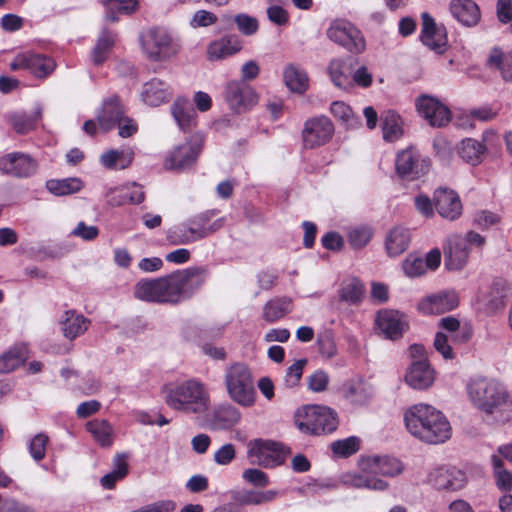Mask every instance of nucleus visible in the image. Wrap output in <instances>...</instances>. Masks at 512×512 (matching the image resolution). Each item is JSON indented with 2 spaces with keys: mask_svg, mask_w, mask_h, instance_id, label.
I'll return each mask as SVG.
<instances>
[{
  "mask_svg": "<svg viewBox=\"0 0 512 512\" xmlns=\"http://www.w3.org/2000/svg\"><path fill=\"white\" fill-rule=\"evenodd\" d=\"M372 232L368 228H355L348 234L350 245L354 249H360L366 246L371 240Z\"/></svg>",
  "mask_w": 512,
  "mask_h": 512,
  "instance_id": "59",
  "label": "nucleus"
},
{
  "mask_svg": "<svg viewBox=\"0 0 512 512\" xmlns=\"http://www.w3.org/2000/svg\"><path fill=\"white\" fill-rule=\"evenodd\" d=\"M171 113L182 130H189L195 125L196 112L187 99H176L171 107Z\"/></svg>",
  "mask_w": 512,
  "mask_h": 512,
  "instance_id": "33",
  "label": "nucleus"
},
{
  "mask_svg": "<svg viewBox=\"0 0 512 512\" xmlns=\"http://www.w3.org/2000/svg\"><path fill=\"white\" fill-rule=\"evenodd\" d=\"M329 383V376L323 370H317L308 377V387L313 392L324 391Z\"/></svg>",
  "mask_w": 512,
  "mask_h": 512,
  "instance_id": "63",
  "label": "nucleus"
},
{
  "mask_svg": "<svg viewBox=\"0 0 512 512\" xmlns=\"http://www.w3.org/2000/svg\"><path fill=\"white\" fill-rule=\"evenodd\" d=\"M341 300L357 304L364 295V286L357 278H349L341 283L339 290Z\"/></svg>",
  "mask_w": 512,
  "mask_h": 512,
  "instance_id": "49",
  "label": "nucleus"
},
{
  "mask_svg": "<svg viewBox=\"0 0 512 512\" xmlns=\"http://www.w3.org/2000/svg\"><path fill=\"white\" fill-rule=\"evenodd\" d=\"M41 115L42 112L40 109H38L33 115L16 112L9 115V122L16 133L26 134L35 129Z\"/></svg>",
  "mask_w": 512,
  "mask_h": 512,
  "instance_id": "46",
  "label": "nucleus"
},
{
  "mask_svg": "<svg viewBox=\"0 0 512 512\" xmlns=\"http://www.w3.org/2000/svg\"><path fill=\"white\" fill-rule=\"evenodd\" d=\"M410 231L404 227L392 228L386 236L385 246L389 256L397 257L404 253L410 244Z\"/></svg>",
  "mask_w": 512,
  "mask_h": 512,
  "instance_id": "31",
  "label": "nucleus"
},
{
  "mask_svg": "<svg viewBox=\"0 0 512 512\" xmlns=\"http://www.w3.org/2000/svg\"><path fill=\"white\" fill-rule=\"evenodd\" d=\"M434 206L441 217L451 221L457 219L462 213V203L458 194L446 188L435 191Z\"/></svg>",
  "mask_w": 512,
  "mask_h": 512,
  "instance_id": "24",
  "label": "nucleus"
},
{
  "mask_svg": "<svg viewBox=\"0 0 512 512\" xmlns=\"http://www.w3.org/2000/svg\"><path fill=\"white\" fill-rule=\"evenodd\" d=\"M128 473V464L125 455H117L113 462V470L101 478V484L106 489L114 488L116 482L123 479Z\"/></svg>",
  "mask_w": 512,
  "mask_h": 512,
  "instance_id": "51",
  "label": "nucleus"
},
{
  "mask_svg": "<svg viewBox=\"0 0 512 512\" xmlns=\"http://www.w3.org/2000/svg\"><path fill=\"white\" fill-rule=\"evenodd\" d=\"M283 77L286 86L292 92L301 94L309 87V78L307 73L293 64L285 67Z\"/></svg>",
  "mask_w": 512,
  "mask_h": 512,
  "instance_id": "37",
  "label": "nucleus"
},
{
  "mask_svg": "<svg viewBox=\"0 0 512 512\" xmlns=\"http://www.w3.org/2000/svg\"><path fill=\"white\" fill-rule=\"evenodd\" d=\"M86 429L102 447H110L112 445L114 429L107 420H91L86 424Z\"/></svg>",
  "mask_w": 512,
  "mask_h": 512,
  "instance_id": "38",
  "label": "nucleus"
},
{
  "mask_svg": "<svg viewBox=\"0 0 512 512\" xmlns=\"http://www.w3.org/2000/svg\"><path fill=\"white\" fill-rule=\"evenodd\" d=\"M306 363V359H300L288 367L285 375V384L287 387H295L298 385Z\"/></svg>",
  "mask_w": 512,
  "mask_h": 512,
  "instance_id": "60",
  "label": "nucleus"
},
{
  "mask_svg": "<svg viewBox=\"0 0 512 512\" xmlns=\"http://www.w3.org/2000/svg\"><path fill=\"white\" fill-rule=\"evenodd\" d=\"M449 9L452 16L463 26L473 27L480 21V9L473 0H451Z\"/></svg>",
  "mask_w": 512,
  "mask_h": 512,
  "instance_id": "30",
  "label": "nucleus"
},
{
  "mask_svg": "<svg viewBox=\"0 0 512 512\" xmlns=\"http://www.w3.org/2000/svg\"><path fill=\"white\" fill-rule=\"evenodd\" d=\"M287 452L279 442L255 439L249 442L247 454L252 463L264 468H274L284 463Z\"/></svg>",
  "mask_w": 512,
  "mask_h": 512,
  "instance_id": "11",
  "label": "nucleus"
},
{
  "mask_svg": "<svg viewBox=\"0 0 512 512\" xmlns=\"http://www.w3.org/2000/svg\"><path fill=\"white\" fill-rule=\"evenodd\" d=\"M277 492L269 490V491H254V490H247L242 492H237L234 495V500L238 502L241 505H259L265 502L272 501Z\"/></svg>",
  "mask_w": 512,
  "mask_h": 512,
  "instance_id": "52",
  "label": "nucleus"
},
{
  "mask_svg": "<svg viewBox=\"0 0 512 512\" xmlns=\"http://www.w3.org/2000/svg\"><path fill=\"white\" fill-rule=\"evenodd\" d=\"M61 324L64 336L72 340L88 329L90 321L82 314H78L75 310H68L65 312Z\"/></svg>",
  "mask_w": 512,
  "mask_h": 512,
  "instance_id": "32",
  "label": "nucleus"
},
{
  "mask_svg": "<svg viewBox=\"0 0 512 512\" xmlns=\"http://www.w3.org/2000/svg\"><path fill=\"white\" fill-rule=\"evenodd\" d=\"M491 464L493 467V475L495 478L496 486L504 492L512 490V473L504 468L503 459L493 454L491 456Z\"/></svg>",
  "mask_w": 512,
  "mask_h": 512,
  "instance_id": "48",
  "label": "nucleus"
},
{
  "mask_svg": "<svg viewBox=\"0 0 512 512\" xmlns=\"http://www.w3.org/2000/svg\"><path fill=\"white\" fill-rule=\"evenodd\" d=\"M222 21L226 25H230L231 23H235L238 31L244 36H252L257 33L259 29L258 20L246 13H239L236 15L225 14L222 16Z\"/></svg>",
  "mask_w": 512,
  "mask_h": 512,
  "instance_id": "43",
  "label": "nucleus"
},
{
  "mask_svg": "<svg viewBox=\"0 0 512 512\" xmlns=\"http://www.w3.org/2000/svg\"><path fill=\"white\" fill-rule=\"evenodd\" d=\"M140 96L145 104L157 107L171 99L172 89L167 82L152 78L143 84Z\"/></svg>",
  "mask_w": 512,
  "mask_h": 512,
  "instance_id": "26",
  "label": "nucleus"
},
{
  "mask_svg": "<svg viewBox=\"0 0 512 512\" xmlns=\"http://www.w3.org/2000/svg\"><path fill=\"white\" fill-rule=\"evenodd\" d=\"M433 148L435 150L436 156L443 164H449L452 157L453 151L451 144L445 139H435L433 142Z\"/></svg>",
  "mask_w": 512,
  "mask_h": 512,
  "instance_id": "62",
  "label": "nucleus"
},
{
  "mask_svg": "<svg viewBox=\"0 0 512 512\" xmlns=\"http://www.w3.org/2000/svg\"><path fill=\"white\" fill-rule=\"evenodd\" d=\"M241 420V412L230 403H223L214 408L205 419V427L209 430H228Z\"/></svg>",
  "mask_w": 512,
  "mask_h": 512,
  "instance_id": "20",
  "label": "nucleus"
},
{
  "mask_svg": "<svg viewBox=\"0 0 512 512\" xmlns=\"http://www.w3.org/2000/svg\"><path fill=\"white\" fill-rule=\"evenodd\" d=\"M225 100L231 109L242 112L257 103V95L247 82L231 81L225 87Z\"/></svg>",
  "mask_w": 512,
  "mask_h": 512,
  "instance_id": "17",
  "label": "nucleus"
},
{
  "mask_svg": "<svg viewBox=\"0 0 512 512\" xmlns=\"http://www.w3.org/2000/svg\"><path fill=\"white\" fill-rule=\"evenodd\" d=\"M330 112L349 127H354L358 123L350 106L342 101H334L330 106Z\"/></svg>",
  "mask_w": 512,
  "mask_h": 512,
  "instance_id": "55",
  "label": "nucleus"
},
{
  "mask_svg": "<svg viewBox=\"0 0 512 512\" xmlns=\"http://www.w3.org/2000/svg\"><path fill=\"white\" fill-rule=\"evenodd\" d=\"M372 395V386L362 380L351 382L345 390V397L358 405L367 403Z\"/></svg>",
  "mask_w": 512,
  "mask_h": 512,
  "instance_id": "47",
  "label": "nucleus"
},
{
  "mask_svg": "<svg viewBox=\"0 0 512 512\" xmlns=\"http://www.w3.org/2000/svg\"><path fill=\"white\" fill-rule=\"evenodd\" d=\"M352 67L346 60L334 59L329 64V74L334 85L347 90L352 87Z\"/></svg>",
  "mask_w": 512,
  "mask_h": 512,
  "instance_id": "35",
  "label": "nucleus"
},
{
  "mask_svg": "<svg viewBox=\"0 0 512 512\" xmlns=\"http://www.w3.org/2000/svg\"><path fill=\"white\" fill-rule=\"evenodd\" d=\"M115 41L116 36L111 31L104 29L100 33L96 45L92 50V61L95 65H101L106 61Z\"/></svg>",
  "mask_w": 512,
  "mask_h": 512,
  "instance_id": "41",
  "label": "nucleus"
},
{
  "mask_svg": "<svg viewBox=\"0 0 512 512\" xmlns=\"http://www.w3.org/2000/svg\"><path fill=\"white\" fill-rule=\"evenodd\" d=\"M403 271L410 278L419 277L426 273L424 258L410 254L402 264Z\"/></svg>",
  "mask_w": 512,
  "mask_h": 512,
  "instance_id": "57",
  "label": "nucleus"
},
{
  "mask_svg": "<svg viewBox=\"0 0 512 512\" xmlns=\"http://www.w3.org/2000/svg\"><path fill=\"white\" fill-rule=\"evenodd\" d=\"M484 153L485 146L475 139L466 138L458 146L459 156L473 166L481 163Z\"/></svg>",
  "mask_w": 512,
  "mask_h": 512,
  "instance_id": "40",
  "label": "nucleus"
},
{
  "mask_svg": "<svg viewBox=\"0 0 512 512\" xmlns=\"http://www.w3.org/2000/svg\"><path fill=\"white\" fill-rule=\"evenodd\" d=\"M421 19L422 31L420 38L422 43L436 53H443L447 47V33L445 27L437 25L427 12L422 13Z\"/></svg>",
  "mask_w": 512,
  "mask_h": 512,
  "instance_id": "19",
  "label": "nucleus"
},
{
  "mask_svg": "<svg viewBox=\"0 0 512 512\" xmlns=\"http://www.w3.org/2000/svg\"><path fill=\"white\" fill-rule=\"evenodd\" d=\"M326 34L331 41L350 53L361 54L366 48V41L362 32L346 19L333 20Z\"/></svg>",
  "mask_w": 512,
  "mask_h": 512,
  "instance_id": "10",
  "label": "nucleus"
},
{
  "mask_svg": "<svg viewBox=\"0 0 512 512\" xmlns=\"http://www.w3.org/2000/svg\"><path fill=\"white\" fill-rule=\"evenodd\" d=\"M145 199V193L141 185L132 183L112 192L110 203L112 205L121 206L127 203L140 204Z\"/></svg>",
  "mask_w": 512,
  "mask_h": 512,
  "instance_id": "34",
  "label": "nucleus"
},
{
  "mask_svg": "<svg viewBox=\"0 0 512 512\" xmlns=\"http://www.w3.org/2000/svg\"><path fill=\"white\" fill-rule=\"evenodd\" d=\"M472 406L483 416L506 422L512 412V395L507 386L494 378L475 377L466 384Z\"/></svg>",
  "mask_w": 512,
  "mask_h": 512,
  "instance_id": "1",
  "label": "nucleus"
},
{
  "mask_svg": "<svg viewBox=\"0 0 512 512\" xmlns=\"http://www.w3.org/2000/svg\"><path fill=\"white\" fill-rule=\"evenodd\" d=\"M26 70L38 78L46 77L55 68V62L44 55L26 53Z\"/></svg>",
  "mask_w": 512,
  "mask_h": 512,
  "instance_id": "44",
  "label": "nucleus"
},
{
  "mask_svg": "<svg viewBox=\"0 0 512 512\" xmlns=\"http://www.w3.org/2000/svg\"><path fill=\"white\" fill-rule=\"evenodd\" d=\"M396 172L406 180H415L424 176L430 168V160L423 157L414 147L400 151L396 157Z\"/></svg>",
  "mask_w": 512,
  "mask_h": 512,
  "instance_id": "13",
  "label": "nucleus"
},
{
  "mask_svg": "<svg viewBox=\"0 0 512 512\" xmlns=\"http://www.w3.org/2000/svg\"><path fill=\"white\" fill-rule=\"evenodd\" d=\"M242 49V40L237 34H226L212 41L207 47L209 60H220L238 53Z\"/></svg>",
  "mask_w": 512,
  "mask_h": 512,
  "instance_id": "29",
  "label": "nucleus"
},
{
  "mask_svg": "<svg viewBox=\"0 0 512 512\" xmlns=\"http://www.w3.org/2000/svg\"><path fill=\"white\" fill-rule=\"evenodd\" d=\"M84 187L80 178L51 179L46 182L47 190L55 196H66L79 192Z\"/></svg>",
  "mask_w": 512,
  "mask_h": 512,
  "instance_id": "39",
  "label": "nucleus"
},
{
  "mask_svg": "<svg viewBox=\"0 0 512 512\" xmlns=\"http://www.w3.org/2000/svg\"><path fill=\"white\" fill-rule=\"evenodd\" d=\"M383 137L387 141H394L402 135L400 116L394 111H387L382 115Z\"/></svg>",
  "mask_w": 512,
  "mask_h": 512,
  "instance_id": "53",
  "label": "nucleus"
},
{
  "mask_svg": "<svg viewBox=\"0 0 512 512\" xmlns=\"http://www.w3.org/2000/svg\"><path fill=\"white\" fill-rule=\"evenodd\" d=\"M489 64L499 70L504 81L512 82V51L502 53L500 50H493Z\"/></svg>",
  "mask_w": 512,
  "mask_h": 512,
  "instance_id": "50",
  "label": "nucleus"
},
{
  "mask_svg": "<svg viewBox=\"0 0 512 512\" xmlns=\"http://www.w3.org/2000/svg\"><path fill=\"white\" fill-rule=\"evenodd\" d=\"M125 115L118 96H111L103 101L102 108L97 115L100 128L107 132L116 127Z\"/></svg>",
  "mask_w": 512,
  "mask_h": 512,
  "instance_id": "28",
  "label": "nucleus"
},
{
  "mask_svg": "<svg viewBox=\"0 0 512 512\" xmlns=\"http://www.w3.org/2000/svg\"><path fill=\"white\" fill-rule=\"evenodd\" d=\"M471 334L472 333L470 329L465 327L448 334L444 332H438L434 339V347L444 359H454L455 354L453 352L452 344L456 345L467 342L470 339Z\"/></svg>",
  "mask_w": 512,
  "mask_h": 512,
  "instance_id": "27",
  "label": "nucleus"
},
{
  "mask_svg": "<svg viewBox=\"0 0 512 512\" xmlns=\"http://www.w3.org/2000/svg\"><path fill=\"white\" fill-rule=\"evenodd\" d=\"M38 170V162L24 152H10L0 156V173L17 179L33 177Z\"/></svg>",
  "mask_w": 512,
  "mask_h": 512,
  "instance_id": "12",
  "label": "nucleus"
},
{
  "mask_svg": "<svg viewBox=\"0 0 512 512\" xmlns=\"http://www.w3.org/2000/svg\"><path fill=\"white\" fill-rule=\"evenodd\" d=\"M429 482L438 490L457 491L465 486L467 478L457 468H438L429 475Z\"/></svg>",
  "mask_w": 512,
  "mask_h": 512,
  "instance_id": "25",
  "label": "nucleus"
},
{
  "mask_svg": "<svg viewBox=\"0 0 512 512\" xmlns=\"http://www.w3.org/2000/svg\"><path fill=\"white\" fill-rule=\"evenodd\" d=\"M404 379L411 388L425 390L434 383L435 374L427 359H419L412 361Z\"/></svg>",
  "mask_w": 512,
  "mask_h": 512,
  "instance_id": "22",
  "label": "nucleus"
},
{
  "mask_svg": "<svg viewBox=\"0 0 512 512\" xmlns=\"http://www.w3.org/2000/svg\"><path fill=\"white\" fill-rule=\"evenodd\" d=\"M165 403L173 410L185 414H203L210 406L206 385L196 378L165 386Z\"/></svg>",
  "mask_w": 512,
  "mask_h": 512,
  "instance_id": "5",
  "label": "nucleus"
},
{
  "mask_svg": "<svg viewBox=\"0 0 512 512\" xmlns=\"http://www.w3.org/2000/svg\"><path fill=\"white\" fill-rule=\"evenodd\" d=\"M218 211L206 210L179 225L170 228L167 239L173 245H185L204 239L220 230L225 224V217L212 221Z\"/></svg>",
  "mask_w": 512,
  "mask_h": 512,
  "instance_id": "6",
  "label": "nucleus"
},
{
  "mask_svg": "<svg viewBox=\"0 0 512 512\" xmlns=\"http://www.w3.org/2000/svg\"><path fill=\"white\" fill-rule=\"evenodd\" d=\"M202 149V138L193 136L189 141L175 147L165 161L169 170H185L193 166Z\"/></svg>",
  "mask_w": 512,
  "mask_h": 512,
  "instance_id": "15",
  "label": "nucleus"
},
{
  "mask_svg": "<svg viewBox=\"0 0 512 512\" xmlns=\"http://www.w3.org/2000/svg\"><path fill=\"white\" fill-rule=\"evenodd\" d=\"M143 53L153 61H165L178 53L179 46L163 28H152L140 38Z\"/></svg>",
  "mask_w": 512,
  "mask_h": 512,
  "instance_id": "8",
  "label": "nucleus"
},
{
  "mask_svg": "<svg viewBox=\"0 0 512 512\" xmlns=\"http://www.w3.org/2000/svg\"><path fill=\"white\" fill-rule=\"evenodd\" d=\"M176 508V504L172 500H161L145 506L131 512H173Z\"/></svg>",
  "mask_w": 512,
  "mask_h": 512,
  "instance_id": "64",
  "label": "nucleus"
},
{
  "mask_svg": "<svg viewBox=\"0 0 512 512\" xmlns=\"http://www.w3.org/2000/svg\"><path fill=\"white\" fill-rule=\"evenodd\" d=\"M48 441L49 438L44 433H39L31 439L29 444V452L35 461H40L45 457Z\"/></svg>",
  "mask_w": 512,
  "mask_h": 512,
  "instance_id": "58",
  "label": "nucleus"
},
{
  "mask_svg": "<svg viewBox=\"0 0 512 512\" xmlns=\"http://www.w3.org/2000/svg\"><path fill=\"white\" fill-rule=\"evenodd\" d=\"M201 283L199 269L190 268L155 280L139 281L135 295L146 301L176 303L190 287L194 284L199 286Z\"/></svg>",
  "mask_w": 512,
  "mask_h": 512,
  "instance_id": "3",
  "label": "nucleus"
},
{
  "mask_svg": "<svg viewBox=\"0 0 512 512\" xmlns=\"http://www.w3.org/2000/svg\"><path fill=\"white\" fill-rule=\"evenodd\" d=\"M445 266L449 270L462 269L469 257L467 240L460 235H452L447 240V246L444 248Z\"/></svg>",
  "mask_w": 512,
  "mask_h": 512,
  "instance_id": "23",
  "label": "nucleus"
},
{
  "mask_svg": "<svg viewBox=\"0 0 512 512\" xmlns=\"http://www.w3.org/2000/svg\"><path fill=\"white\" fill-rule=\"evenodd\" d=\"M375 323L379 333L390 340L401 338L408 329L406 316L397 310L379 311Z\"/></svg>",
  "mask_w": 512,
  "mask_h": 512,
  "instance_id": "18",
  "label": "nucleus"
},
{
  "mask_svg": "<svg viewBox=\"0 0 512 512\" xmlns=\"http://www.w3.org/2000/svg\"><path fill=\"white\" fill-rule=\"evenodd\" d=\"M334 454L340 457H349L359 450V440L357 437H349L343 440H337L331 444Z\"/></svg>",
  "mask_w": 512,
  "mask_h": 512,
  "instance_id": "56",
  "label": "nucleus"
},
{
  "mask_svg": "<svg viewBox=\"0 0 512 512\" xmlns=\"http://www.w3.org/2000/svg\"><path fill=\"white\" fill-rule=\"evenodd\" d=\"M107 8L106 18L110 21H116L118 18L116 12L129 14L137 7V0H101Z\"/></svg>",
  "mask_w": 512,
  "mask_h": 512,
  "instance_id": "54",
  "label": "nucleus"
},
{
  "mask_svg": "<svg viewBox=\"0 0 512 512\" xmlns=\"http://www.w3.org/2000/svg\"><path fill=\"white\" fill-rule=\"evenodd\" d=\"M358 472H348L342 476L344 485L356 489L385 491L389 483L377 475L395 477L404 470L403 463L388 455L361 457L358 461Z\"/></svg>",
  "mask_w": 512,
  "mask_h": 512,
  "instance_id": "2",
  "label": "nucleus"
},
{
  "mask_svg": "<svg viewBox=\"0 0 512 512\" xmlns=\"http://www.w3.org/2000/svg\"><path fill=\"white\" fill-rule=\"evenodd\" d=\"M301 431L313 435H324L334 432L338 427L337 414L329 407L309 405L304 409L302 420L298 421Z\"/></svg>",
  "mask_w": 512,
  "mask_h": 512,
  "instance_id": "9",
  "label": "nucleus"
},
{
  "mask_svg": "<svg viewBox=\"0 0 512 512\" xmlns=\"http://www.w3.org/2000/svg\"><path fill=\"white\" fill-rule=\"evenodd\" d=\"M27 349L24 346L14 347L0 356V373L14 371L27 359Z\"/></svg>",
  "mask_w": 512,
  "mask_h": 512,
  "instance_id": "45",
  "label": "nucleus"
},
{
  "mask_svg": "<svg viewBox=\"0 0 512 512\" xmlns=\"http://www.w3.org/2000/svg\"><path fill=\"white\" fill-rule=\"evenodd\" d=\"M223 383L228 397L242 407H252L256 402L254 377L250 367L240 361L226 366Z\"/></svg>",
  "mask_w": 512,
  "mask_h": 512,
  "instance_id": "7",
  "label": "nucleus"
},
{
  "mask_svg": "<svg viewBox=\"0 0 512 512\" xmlns=\"http://www.w3.org/2000/svg\"><path fill=\"white\" fill-rule=\"evenodd\" d=\"M134 153L130 149H111L100 157L101 164L111 170H122L130 166Z\"/></svg>",
  "mask_w": 512,
  "mask_h": 512,
  "instance_id": "36",
  "label": "nucleus"
},
{
  "mask_svg": "<svg viewBox=\"0 0 512 512\" xmlns=\"http://www.w3.org/2000/svg\"><path fill=\"white\" fill-rule=\"evenodd\" d=\"M334 134L332 121L324 115L312 117L305 121L302 130L303 146L314 149L328 143Z\"/></svg>",
  "mask_w": 512,
  "mask_h": 512,
  "instance_id": "14",
  "label": "nucleus"
},
{
  "mask_svg": "<svg viewBox=\"0 0 512 512\" xmlns=\"http://www.w3.org/2000/svg\"><path fill=\"white\" fill-rule=\"evenodd\" d=\"M415 106L418 113L433 127H443L451 120L449 108L432 96H419Z\"/></svg>",
  "mask_w": 512,
  "mask_h": 512,
  "instance_id": "16",
  "label": "nucleus"
},
{
  "mask_svg": "<svg viewBox=\"0 0 512 512\" xmlns=\"http://www.w3.org/2000/svg\"><path fill=\"white\" fill-rule=\"evenodd\" d=\"M242 478L257 487H266L269 484L267 474L256 468L245 469Z\"/></svg>",
  "mask_w": 512,
  "mask_h": 512,
  "instance_id": "61",
  "label": "nucleus"
},
{
  "mask_svg": "<svg viewBox=\"0 0 512 512\" xmlns=\"http://www.w3.org/2000/svg\"><path fill=\"white\" fill-rule=\"evenodd\" d=\"M292 302L289 298H274L268 301L263 307V318L273 323L291 312Z\"/></svg>",
  "mask_w": 512,
  "mask_h": 512,
  "instance_id": "42",
  "label": "nucleus"
},
{
  "mask_svg": "<svg viewBox=\"0 0 512 512\" xmlns=\"http://www.w3.org/2000/svg\"><path fill=\"white\" fill-rule=\"evenodd\" d=\"M459 304L454 291H440L429 295L418 303V309L424 314H443L453 310Z\"/></svg>",
  "mask_w": 512,
  "mask_h": 512,
  "instance_id": "21",
  "label": "nucleus"
},
{
  "mask_svg": "<svg viewBox=\"0 0 512 512\" xmlns=\"http://www.w3.org/2000/svg\"><path fill=\"white\" fill-rule=\"evenodd\" d=\"M407 430L411 435L429 444H439L451 436V426L443 413L431 405L419 403L404 414Z\"/></svg>",
  "mask_w": 512,
  "mask_h": 512,
  "instance_id": "4",
  "label": "nucleus"
}]
</instances>
